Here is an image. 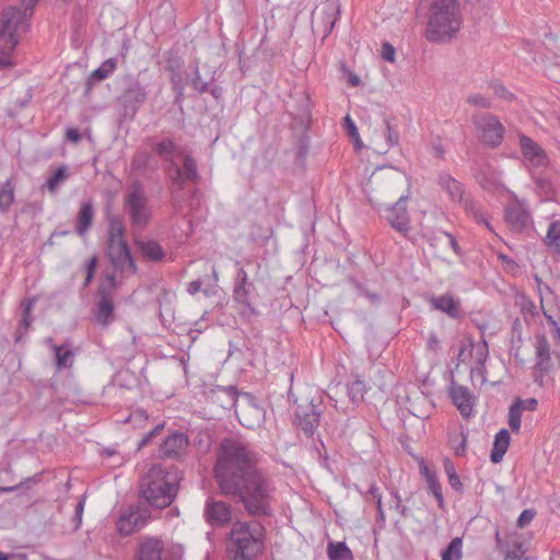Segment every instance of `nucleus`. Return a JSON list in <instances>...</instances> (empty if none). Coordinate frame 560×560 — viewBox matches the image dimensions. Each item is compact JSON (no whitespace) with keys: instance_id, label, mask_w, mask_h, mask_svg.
I'll return each mask as SVG.
<instances>
[{"instance_id":"nucleus-1","label":"nucleus","mask_w":560,"mask_h":560,"mask_svg":"<svg viewBox=\"0 0 560 560\" xmlns=\"http://www.w3.org/2000/svg\"><path fill=\"white\" fill-rule=\"evenodd\" d=\"M257 455L245 442L226 438L220 443L214 478L220 492L242 503L253 517L271 514L270 501L275 487L257 467Z\"/></svg>"},{"instance_id":"nucleus-2","label":"nucleus","mask_w":560,"mask_h":560,"mask_svg":"<svg viewBox=\"0 0 560 560\" xmlns=\"http://www.w3.org/2000/svg\"><path fill=\"white\" fill-rule=\"evenodd\" d=\"M36 3L22 0L21 8L9 7L0 14V69L12 66L11 55L20 42V32L30 27L28 20Z\"/></svg>"},{"instance_id":"nucleus-3","label":"nucleus","mask_w":560,"mask_h":560,"mask_svg":"<svg viewBox=\"0 0 560 560\" xmlns=\"http://www.w3.org/2000/svg\"><path fill=\"white\" fill-rule=\"evenodd\" d=\"M178 482L177 472L165 471L161 466H154L142 478L139 495L150 506L165 509L175 500Z\"/></svg>"},{"instance_id":"nucleus-4","label":"nucleus","mask_w":560,"mask_h":560,"mask_svg":"<svg viewBox=\"0 0 560 560\" xmlns=\"http://www.w3.org/2000/svg\"><path fill=\"white\" fill-rule=\"evenodd\" d=\"M458 0H433L429 9L425 37L433 43L453 38L460 28Z\"/></svg>"},{"instance_id":"nucleus-5","label":"nucleus","mask_w":560,"mask_h":560,"mask_svg":"<svg viewBox=\"0 0 560 560\" xmlns=\"http://www.w3.org/2000/svg\"><path fill=\"white\" fill-rule=\"evenodd\" d=\"M265 547V527L257 521H236L229 534L228 549L233 560H255Z\"/></svg>"},{"instance_id":"nucleus-6","label":"nucleus","mask_w":560,"mask_h":560,"mask_svg":"<svg viewBox=\"0 0 560 560\" xmlns=\"http://www.w3.org/2000/svg\"><path fill=\"white\" fill-rule=\"evenodd\" d=\"M290 388L288 390V399L295 405L294 423L304 432L306 436H313L317 430L323 413V397L320 395L311 396L305 393L296 396L292 389L294 373L289 372Z\"/></svg>"},{"instance_id":"nucleus-7","label":"nucleus","mask_w":560,"mask_h":560,"mask_svg":"<svg viewBox=\"0 0 560 560\" xmlns=\"http://www.w3.org/2000/svg\"><path fill=\"white\" fill-rule=\"evenodd\" d=\"M106 254L116 270L132 275L137 272V265L125 240V226L117 218L109 220Z\"/></svg>"},{"instance_id":"nucleus-8","label":"nucleus","mask_w":560,"mask_h":560,"mask_svg":"<svg viewBox=\"0 0 560 560\" xmlns=\"http://www.w3.org/2000/svg\"><path fill=\"white\" fill-rule=\"evenodd\" d=\"M124 210L132 228L143 229L149 224L152 209L145 190L139 180H135L128 188L124 197Z\"/></svg>"},{"instance_id":"nucleus-9","label":"nucleus","mask_w":560,"mask_h":560,"mask_svg":"<svg viewBox=\"0 0 560 560\" xmlns=\"http://www.w3.org/2000/svg\"><path fill=\"white\" fill-rule=\"evenodd\" d=\"M436 183L439 187L445 191L451 201L459 203L465 211L470 213L478 222H482L491 230V225L480 211L478 202L471 199L470 195L466 192L464 185L453 177L450 173L441 171L438 174Z\"/></svg>"},{"instance_id":"nucleus-10","label":"nucleus","mask_w":560,"mask_h":560,"mask_svg":"<svg viewBox=\"0 0 560 560\" xmlns=\"http://www.w3.org/2000/svg\"><path fill=\"white\" fill-rule=\"evenodd\" d=\"M298 101L299 110L294 115V119L296 120L294 129H298L299 127L301 129V133L296 137L294 148L296 150L298 160L304 162L310 151V137L307 131L311 128L312 110L308 96L301 94Z\"/></svg>"},{"instance_id":"nucleus-11","label":"nucleus","mask_w":560,"mask_h":560,"mask_svg":"<svg viewBox=\"0 0 560 560\" xmlns=\"http://www.w3.org/2000/svg\"><path fill=\"white\" fill-rule=\"evenodd\" d=\"M255 290L254 283L249 281L247 272L240 267L234 279L233 300L242 306L241 317L249 319L258 316L259 311L250 303L252 291Z\"/></svg>"},{"instance_id":"nucleus-12","label":"nucleus","mask_w":560,"mask_h":560,"mask_svg":"<svg viewBox=\"0 0 560 560\" xmlns=\"http://www.w3.org/2000/svg\"><path fill=\"white\" fill-rule=\"evenodd\" d=\"M481 141L489 147H498L503 140L504 127L499 119L489 113L476 114L472 117Z\"/></svg>"},{"instance_id":"nucleus-13","label":"nucleus","mask_w":560,"mask_h":560,"mask_svg":"<svg viewBox=\"0 0 560 560\" xmlns=\"http://www.w3.org/2000/svg\"><path fill=\"white\" fill-rule=\"evenodd\" d=\"M234 509L223 501L208 498L203 508V518L212 527H226L232 524Z\"/></svg>"},{"instance_id":"nucleus-14","label":"nucleus","mask_w":560,"mask_h":560,"mask_svg":"<svg viewBox=\"0 0 560 560\" xmlns=\"http://www.w3.org/2000/svg\"><path fill=\"white\" fill-rule=\"evenodd\" d=\"M150 518L148 509L142 508L140 504L130 505L118 518L117 529L124 535L128 536L136 530L141 529Z\"/></svg>"},{"instance_id":"nucleus-15","label":"nucleus","mask_w":560,"mask_h":560,"mask_svg":"<svg viewBox=\"0 0 560 560\" xmlns=\"http://www.w3.org/2000/svg\"><path fill=\"white\" fill-rule=\"evenodd\" d=\"M168 175L173 186L178 190L184 189L186 182L196 183L200 177L197 162L189 154L184 156L182 166L177 165L175 162H172V166L168 168Z\"/></svg>"},{"instance_id":"nucleus-16","label":"nucleus","mask_w":560,"mask_h":560,"mask_svg":"<svg viewBox=\"0 0 560 560\" xmlns=\"http://www.w3.org/2000/svg\"><path fill=\"white\" fill-rule=\"evenodd\" d=\"M189 439L187 434L174 431L168 434L160 445V457L163 459H182L188 450Z\"/></svg>"},{"instance_id":"nucleus-17","label":"nucleus","mask_w":560,"mask_h":560,"mask_svg":"<svg viewBox=\"0 0 560 560\" xmlns=\"http://www.w3.org/2000/svg\"><path fill=\"white\" fill-rule=\"evenodd\" d=\"M409 195H401L398 200L388 208L386 213V220L389 225L404 234L410 230V220L406 207Z\"/></svg>"},{"instance_id":"nucleus-18","label":"nucleus","mask_w":560,"mask_h":560,"mask_svg":"<svg viewBox=\"0 0 560 560\" xmlns=\"http://www.w3.org/2000/svg\"><path fill=\"white\" fill-rule=\"evenodd\" d=\"M504 219L513 232H522L529 224L530 213L523 202L515 200L505 207Z\"/></svg>"},{"instance_id":"nucleus-19","label":"nucleus","mask_w":560,"mask_h":560,"mask_svg":"<svg viewBox=\"0 0 560 560\" xmlns=\"http://www.w3.org/2000/svg\"><path fill=\"white\" fill-rule=\"evenodd\" d=\"M164 544L158 537L145 536L140 538L135 560H164Z\"/></svg>"},{"instance_id":"nucleus-20","label":"nucleus","mask_w":560,"mask_h":560,"mask_svg":"<svg viewBox=\"0 0 560 560\" xmlns=\"http://www.w3.org/2000/svg\"><path fill=\"white\" fill-rule=\"evenodd\" d=\"M450 395L460 415L465 418H469L474 409V396L470 390L466 386L453 382L450 388Z\"/></svg>"},{"instance_id":"nucleus-21","label":"nucleus","mask_w":560,"mask_h":560,"mask_svg":"<svg viewBox=\"0 0 560 560\" xmlns=\"http://www.w3.org/2000/svg\"><path fill=\"white\" fill-rule=\"evenodd\" d=\"M237 398L238 392L235 386H214L208 393V399L225 410L235 407Z\"/></svg>"},{"instance_id":"nucleus-22","label":"nucleus","mask_w":560,"mask_h":560,"mask_svg":"<svg viewBox=\"0 0 560 560\" xmlns=\"http://www.w3.org/2000/svg\"><path fill=\"white\" fill-rule=\"evenodd\" d=\"M520 147L524 158L534 166H545L548 158L542 148L537 144L532 138L522 135L520 137Z\"/></svg>"},{"instance_id":"nucleus-23","label":"nucleus","mask_w":560,"mask_h":560,"mask_svg":"<svg viewBox=\"0 0 560 560\" xmlns=\"http://www.w3.org/2000/svg\"><path fill=\"white\" fill-rule=\"evenodd\" d=\"M536 364L535 369L541 373L552 370L550 343L545 335H538L535 342Z\"/></svg>"},{"instance_id":"nucleus-24","label":"nucleus","mask_w":560,"mask_h":560,"mask_svg":"<svg viewBox=\"0 0 560 560\" xmlns=\"http://www.w3.org/2000/svg\"><path fill=\"white\" fill-rule=\"evenodd\" d=\"M429 301L433 310L440 311L451 318L456 319L462 315L460 302L452 294L446 293L439 296H431Z\"/></svg>"},{"instance_id":"nucleus-25","label":"nucleus","mask_w":560,"mask_h":560,"mask_svg":"<svg viewBox=\"0 0 560 560\" xmlns=\"http://www.w3.org/2000/svg\"><path fill=\"white\" fill-rule=\"evenodd\" d=\"M121 100L126 108L136 110L140 104L145 102L147 91L139 81L131 80L125 88Z\"/></svg>"},{"instance_id":"nucleus-26","label":"nucleus","mask_w":560,"mask_h":560,"mask_svg":"<svg viewBox=\"0 0 560 560\" xmlns=\"http://www.w3.org/2000/svg\"><path fill=\"white\" fill-rule=\"evenodd\" d=\"M317 26L322 27L324 37H327L335 27L339 15V5L334 1H326L319 10Z\"/></svg>"},{"instance_id":"nucleus-27","label":"nucleus","mask_w":560,"mask_h":560,"mask_svg":"<svg viewBox=\"0 0 560 560\" xmlns=\"http://www.w3.org/2000/svg\"><path fill=\"white\" fill-rule=\"evenodd\" d=\"M116 60L114 58H109L105 60L97 69L91 72L86 82H85V95H89L93 89V86L107 79L116 69Z\"/></svg>"},{"instance_id":"nucleus-28","label":"nucleus","mask_w":560,"mask_h":560,"mask_svg":"<svg viewBox=\"0 0 560 560\" xmlns=\"http://www.w3.org/2000/svg\"><path fill=\"white\" fill-rule=\"evenodd\" d=\"M94 214L95 210L92 200L81 202L75 225V232L80 236H84L86 232L91 229Z\"/></svg>"},{"instance_id":"nucleus-29","label":"nucleus","mask_w":560,"mask_h":560,"mask_svg":"<svg viewBox=\"0 0 560 560\" xmlns=\"http://www.w3.org/2000/svg\"><path fill=\"white\" fill-rule=\"evenodd\" d=\"M510 441V432L506 429H502L495 434L493 447L490 454V459L493 464H498L502 460L509 448Z\"/></svg>"},{"instance_id":"nucleus-30","label":"nucleus","mask_w":560,"mask_h":560,"mask_svg":"<svg viewBox=\"0 0 560 560\" xmlns=\"http://www.w3.org/2000/svg\"><path fill=\"white\" fill-rule=\"evenodd\" d=\"M95 320L102 325L107 326L114 320V301L105 298L98 299L94 311Z\"/></svg>"},{"instance_id":"nucleus-31","label":"nucleus","mask_w":560,"mask_h":560,"mask_svg":"<svg viewBox=\"0 0 560 560\" xmlns=\"http://www.w3.org/2000/svg\"><path fill=\"white\" fill-rule=\"evenodd\" d=\"M136 244L148 260L161 261L165 257L163 247L156 241H138Z\"/></svg>"},{"instance_id":"nucleus-32","label":"nucleus","mask_w":560,"mask_h":560,"mask_svg":"<svg viewBox=\"0 0 560 560\" xmlns=\"http://www.w3.org/2000/svg\"><path fill=\"white\" fill-rule=\"evenodd\" d=\"M544 242L552 254L560 256V221H552L549 224Z\"/></svg>"},{"instance_id":"nucleus-33","label":"nucleus","mask_w":560,"mask_h":560,"mask_svg":"<svg viewBox=\"0 0 560 560\" xmlns=\"http://www.w3.org/2000/svg\"><path fill=\"white\" fill-rule=\"evenodd\" d=\"M329 560H353L351 550L345 542H329L327 547Z\"/></svg>"},{"instance_id":"nucleus-34","label":"nucleus","mask_w":560,"mask_h":560,"mask_svg":"<svg viewBox=\"0 0 560 560\" xmlns=\"http://www.w3.org/2000/svg\"><path fill=\"white\" fill-rule=\"evenodd\" d=\"M68 177H69L68 166L60 165L56 171L52 172V174L46 180L45 187L49 191L55 192L59 188V186L65 180H67Z\"/></svg>"},{"instance_id":"nucleus-35","label":"nucleus","mask_w":560,"mask_h":560,"mask_svg":"<svg viewBox=\"0 0 560 560\" xmlns=\"http://www.w3.org/2000/svg\"><path fill=\"white\" fill-rule=\"evenodd\" d=\"M14 201V185L8 179L0 188V212H7Z\"/></svg>"},{"instance_id":"nucleus-36","label":"nucleus","mask_w":560,"mask_h":560,"mask_svg":"<svg viewBox=\"0 0 560 560\" xmlns=\"http://www.w3.org/2000/svg\"><path fill=\"white\" fill-rule=\"evenodd\" d=\"M463 539L460 537L453 538L447 547L441 552L442 560H460L463 557Z\"/></svg>"},{"instance_id":"nucleus-37","label":"nucleus","mask_w":560,"mask_h":560,"mask_svg":"<svg viewBox=\"0 0 560 560\" xmlns=\"http://www.w3.org/2000/svg\"><path fill=\"white\" fill-rule=\"evenodd\" d=\"M345 387H346L347 395L353 405H357L363 400V396L365 393V385L362 381L355 380V381L347 384Z\"/></svg>"},{"instance_id":"nucleus-38","label":"nucleus","mask_w":560,"mask_h":560,"mask_svg":"<svg viewBox=\"0 0 560 560\" xmlns=\"http://www.w3.org/2000/svg\"><path fill=\"white\" fill-rule=\"evenodd\" d=\"M393 120L394 119L390 117L384 118V125H385L384 136L386 138V142H387L388 147L399 145V140H400L398 127L396 124L393 122Z\"/></svg>"},{"instance_id":"nucleus-39","label":"nucleus","mask_w":560,"mask_h":560,"mask_svg":"<svg viewBox=\"0 0 560 560\" xmlns=\"http://www.w3.org/2000/svg\"><path fill=\"white\" fill-rule=\"evenodd\" d=\"M175 142L171 139H164L161 142L156 143L154 147L155 152L159 156H161L163 160L170 162V166H172L173 160V153L175 151Z\"/></svg>"},{"instance_id":"nucleus-40","label":"nucleus","mask_w":560,"mask_h":560,"mask_svg":"<svg viewBox=\"0 0 560 560\" xmlns=\"http://www.w3.org/2000/svg\"><path fill=\"white\" fill-rule=\"evenodd\" d=\"M56 366L58 370L71 366L73 353L63 346H55Z\"/></svg>"},{"instance_id":"nucleus-41","label":"nucleus","mask_w":560,"mask_h":560,"mask_svg":"<svg viewBox=\"0 0 560 560\" xmlns=\"http://www.w3.org/2000/svg\"><path fill=\"white\" fill-rule=\"evenodd\" d=\"M444 470H445V474H446V476L448 478L450 486L454 490H456L457 492H462L463 491V483L460 481L459 476L456 472L454 463L450 458H446L444 460Z\"/></svg>"},{"instance_id":"nucleus-42","label":"nucleus","mask_w":560,"mask_h":560,"mask_svg":"<svg viewBox=\"0 0 560 560\" xmlns=\"http://www.w3.org/2000/svg\"><path fill=\"white\" fill-rule=\"evenodd\" d=\"M170 80L173 85V91L175 92V101L177 103L182 102L184 98V91H185V81L183 73L180 70L177 71H171L170 72Z\"/></svg>"},{"instance_id":"nucleus-43","label":"nucleus","mask_w":560,"mask_h":560,"mask_svg":"<svg viewBox=\"0 0 560 560\" xmlns=\"http://www.w3.org/2000/svg\"><path fill=\"white\" fill-rule=\"evenodd\" d=\"M489 355L488 343L486 340L478 343L476 347V371H478L482 376L486 373V361Z\"/></svg>"},{"instance_id":"nucleus-44","label":"nucleus","mask_w":560,"mask_h":560,"mask_svg":"<svg viewBox=\"0 0 560 560\" xmlns=\"http://www.w3.org/2000/svg\"><path fill=\"white\" fill-rule=\"evenodd\" d=\"M34 303H35V299H27L22 302V304H21L22 318L20 322L19 332L21 330H23L22 334H25L27 331L28 327L31 326V322H32L31 313H32Z\"/></svg>"},{"instance_id":"nucleus-45","label":"nucleus","mask_w":560,"mask_h":560,"mask_svg":"<svg viewBox=\"0 0 560 560\" xmlns=\"http://www.w3.org/2000/svg\"><path fill=\"white\" fill-rule=\"evenodd\" d=\"M526 551L527 548L524 541L516 538L512 541V549L506 551L505 560H528V558L525 557Z\"/></svg>"},{"instance_id":"nucleus-46","label":"nucleus","mask_w":560,"mask_h":560,"mask_svg":"<svg viewBox=\"0 0 560 560\" xmlns=\"http://www.w3.org/2000/svg\"><path fill=\"white\" fill-rule=\"evenodd\" d=\"M116 287V279L114 275H107L105 280L102 281L98 285L97 295L98 299L105 298L107 300H113V291Z\"/></svg>"},{"instance_id":"nucleus-47","label":"nucleus","mask_w":560,"mask_h":560,"mask_svg":"<svg viewBox=\"0 0 560 560\" xmlns=\"http://www.w3.org/2000/svg\"><path fill=\"white\" fill-rule=\"evenodd\" d=\"M164 59H165V63H166L165 69L168 72L182 70L184 61L180 58V56L177 54V51L168 50V51L164 52Z\"/></svg>"},{"instance_id":"nucleus-48","label":"nucleus","mask_w":560,"mask_h":560,"mask_svg":"<svg viewBox=\"0 0 560 560\" xmlns=\"http://www.w3.org/2000/svg\"><path fill=\"white\" fill-rule=\"evenodd\" d=\"M522 423V411L518 404H512L509 408V425L513 432H518Z\"/></svg>"},{"instance_id":"nucleus-49","label":"nucleus","mask_w":560,"mask_h":560,"mask_svg":"<svg viewBox=\"0 0 560 560\" xmlns=\"http://www.w3.org/2000/svg\"><path fill=\"white\" fill-rule=\"evenodd\" d=\"M192 72H194V77L189 81L192 90L196 91L198 94L207 93L208 92L209 82L208 81H203L201 79L198 63H196L194 66V71Z\"/></svg>"},{"instance_id":"nucleus-50","label":"nucleus","mask_w":560,"mask_h":560,"mask_svg":"<svg viewBox=\"0 0 560 560\" xmlns=\"http://www.w3.org/2000/svg\"><path fill=\"white\" fill-rule=\"evenodd\" d=\"M151 160V154L148 151L137 152L131 160V168L133 171H144Z\"/></svg>"},{"instance_id":"nucleus-51","label":"nucleus","mask_w":560,"mask_h":560,"mask_svg":"<svg viewBox=\"0 0 560 560\" xmlns=\"http://www.w3.org/2000/svg\"><path fill=\"white\" fill-rule=\"evenodd\" d=\"M429 491L434 495L438 501L440 508L444 505V498L442 493V487L439 482L438 477H430V480L427 482Z\"/></svg>"},{"instance_id":"nucleus-52","label":"nucleus","mask_w":560,"mask_h":560,"mask_svg":"<svg viewBox=\"0 0 560 560\" xmlns=\"http://www.w3.org/2000/svg\"><path fill=\"white\" fill-rule=\"evenodd\" d=\"M467 103L480 108H489L491 106V102L481 94L469 95L467 97Z\"/></svg>"},{"instance_id":"nucleus-53","label":"nucleus","mask_w":560,"mask_h":560,"mask_svg":"<svg viewBox=\"0 0 560 560\" xmlns=\"http://www.w3.org/2000/svg\"><path fill=\"white\" fill-rule=\"evenodd\" d=\"M345 128L347 130L348 136L351 137L352 139H355V143H357V145H359V143H360L359 131H358V128H357L354 121L350 118V116L345 117Z\"/></svg>"},{"instance_id":"nucleus-54","label":"nucleus","mask_w":560,"mask_h":560,"mask_svg":"<svg viewBox=\"0 0 560 560\" xmlns=\"http://www.w3.org/2000/svg\"><path fill=\"white\" fill-rule=\"evenodd\" d=\"M542 313H544L545 318L547 319V322L549 323V325L551 326V328L553 330L555 340L560 341V317L555 318L553 316L548 314L546 311H544Z\"/></svg>"},{"instance_id":"nucleus-55","label":"nucleus","mask_w":560,"mask_h":560,"mask_svg":"<svg viewBox=\"0 0 560 560\" xmlns=\"http://www.w3.org/2000/svg\"><path fill=\"white\" fill-rule=\"evenodd\" d=\"M164 428V424L160 423L158 425H155L150 432H148L139 442V448H142L144 447L145 445H148L151 440L159 435L161 433V431L163 430Z\"/></svg>"},{"instance_id":"nucleus-56","label":"nucleus","mask_w":560,"mask_h":560,"mask_svg":"<svg viewBox=\"0 0 560 560\" xmlns=\"http://www.w3.org/2000/svg\"><path fill=\"white\" fill-rule=\"evenodd\" d=\"M491 88L497 96L500 98L510 101L513 98V94L501 83L494 82L491 84Z\"/></svg>"},{"instance_id":"nucleus-57","label":"nucleus","mask_w":560,"mask_h":560,"mask_svg":"<svg viewBox=\"0 0 560 560\" xmlns=\"http://www.w3.org/2000/svg\"><path fill=\"white\" fill-rule=\"evenodd\" d=\"M513 404H518L522 412H523V410L534 411L537 409V406H538V401L536 398H527V399L516 398Z\"/></svg>"},{"instance_id":"nucleus-58","label":"nucleus","mask_w":560,"mask_h":560,"mask_svg":"<svg viewBox=\"0 0 560 560\" xmlns=\"http://www.w3.org/2000/svg\"><path fill=\"white\" fill-rule=\"evenodd\" d=\"M536 512L533 509L524 510L517 518V526L523 528L528 525L535 517Z\"/></svg>"},{"instance_id":"nucleus-59","label":"nucleus","mask_w":560,"mask_h":560,"mask_svg":"<svg viewBox=\"0 0 560 560\" xmlns=\"http://www.w3.org/2000/svg\"><path fill=\"white\" fill-rule=\"evenodd\" d=\"M382 57L384 60L394 62L395 61V48L392 44L385 42L382 45Z\"/></svg>"},{"instance_id":"nucleus-60","label":"nucleus","mask_w":560,"mask_h":560,"mask_svg":"<svg viewBox=\"0 0 560 560\" xmlns=\"http://www.w3.org/2000/svg\"><path fill=\"white\" fill-rule=\"evenodd\" d=\"M96 264H97V258L94 256L92 257L89 261H88V265H86V278H85V282H84V285H89V283L92 281L93 277H94V272H95V269H96Z\"/></svg>"},{"instance_id":"nucleus-61","label":"nucleus","mask_w":560,"mask_h":560,"mask_svg":"<svg viewBox=\"0 0 560 560\" xmlns=\"http://www.w3.org/2000/svg\"><path fill=\"white\" fill-rule=\"evenodd\" d=\"M521 311L523 314L535 315L536 314V305L534 304V302L530 299L523 296L522 303H521Z\"/></svg>"},{"instance_id":"nucleus-62","label":"nucleus","mask_w":560,"mask_h":560,"mask_svg":"<svg viewBox=\"0 0 560 560\" xmlns=\"http://www.w3.org/2000/svg\"><path fill=\"white\" fill-rule=\"evenodd\" d=\"M66 139L71 143H79L82 139L80 131L77 128L69 127L66 129Z\"/></svg>"},{"instance_id":"nucleus-63","label":"nucleus","mask_w":560,"mask_h":560,"mask_svg":"<svg viewBox=\"0 0 560 560\" xmlns=\"http://www.w3.org/2000/svg\"><path fill=\"white\" fill-rule=\"evenodd\" d=\"M83 510H84V499L82 498L75 506V513H74V518H73V521L75 522V524H74L75 529H78L81 525Z\"/></svg>"},{"instance_id":"nucleus-64","label":"nucleus","mask_w":560,"mask_h":560,"mask_svg":"<svg viewBox=\"0 0 560 560\" xmlns=\"http://www.w3.org/2000/svg\"><path fill=\"white\" fill-rule=\"evenodd\" d=\"M474 348L475 347L471 342L469 343L468 347L462 346L459 353L457 355V364H459L460 362H465L471 355Z\"/></svg>"}]
</instances>
